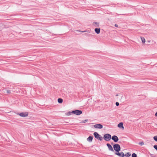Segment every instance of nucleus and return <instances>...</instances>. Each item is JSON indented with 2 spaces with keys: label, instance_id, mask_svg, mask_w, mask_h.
Here are the masks:
<instances>
[{
  "label": "nucleus",
  "instance_id": "obj_11",
  "mask_svg": "<svg viewBox=\"0 0 157 157\" xmlns=\"http://www.w3.org/2000/svg\"><path fill=\"white\" fill-rule=\"evenodd\" d=\"M118 127L120 128H122L123 129H124V127L123 126V124L122 122L120 123L117 125Z\"/></svg>",
  "mask_w": 157,
  "mask_h": 157
},
{
  "label": "nucleus",
  "instance_id": "obj_7",
  "mask_svg": "<svg viewBox=\"0 0 157 157\" xmlns=\"http://www.w3.org/2000/svg\"><path fill=\"white\" fill-rule=\"evenodd\" d=\"M115 154L116 155L119 156L120 157H124V153L122 152H119L118 151V152H116Z\"/></svg>",
  "mask_w": 157,
  "mask_h": 157
},
{
  "label": "nucleus",
  "instance_id": "obj_15",
  "mask_svg": "<svg viewBox=\"0 0 157 157\" xmlns=\"http://www.w3.org/2000/svg\"><path fill=\"white\" fill-rule=\"evenodd\" d=\"M131 154L129 152H127L126 154L124 155V156L126 157H129L131 155Z\"/></svg>",
  "mask_w": 157,
  "mask_h": 157
},
{
  "label": "nucleus",
  "instance_id": "obj_25",
  "mask_svg": "<svg viewBox=\"0 0 157 157\" xmlns=\"http://www.w3.org/2000/svg\"><path fill=\"white\" fill-rule=\"evenodd\" d=\"M119 105V103L118 102H116V105L117 106H118Z\"/></svg>",
  "mask_w": 157,
  "mask_h": 157
},
{
  "label": "nucleus",
  "instance_id": "obj_28",
  "mask_svg": "<svg viewBox=\"0 0 157 157\" xmlns=\"http://www.w3.org/2000/svg\"><path fill=\"white\" fill-rule=\"evenodd\" d=\"M118 94H117L116 95V96H118Z\"/></svg>",
  "mask_w": 157,
  "mask_h": 157
},
{
  "label": "nucleus",
  "instance_id": "obj_13",
  "mask_svg": "<svg viewBox=\"0 0 157 157\" xmlns=\"http://www.w3.org/2000/svg\"><path fill=\"white\" fill-rule=\"evenodd\" d=\"M99 23L94 22L93 23V25L95 27H99Z\"/></svg>",
  "mask_w": 157,
  "mask_h": 157
},
{
  "label": "nucleus",
  "instance_id": "obj_12",
  "mask_svg": "<svg viewBox=\"0 0 157 157\" xmlns=\"http://www.w3.org/2000/svg\"><path fill=\"white\" fill-rule=\"evenodd\" d=\"M100 29L99 28H96L94 30L97 34H98L100 33Z\"/></svg>",
  "mask_w": 157,
  "mask_h": 157
},
{
  "label": "nucleus",
  "instance_id": "obj_1",
  "mask_svg": "<svg viewBox=\"0 0 157 157\" xmlns=\"http://www.w3.org/2000/svg\"><path fill=\"white\" fill-rule=\"evenodd\" d=\"M113 148L114 150L116 152H118L121 150V147L120 145L118 144H115L113 145Z\"/></svg>",
  "mask_w": 157,
  "mask_h": 157
},
{
  "label": "nucleus",
  "instance_id": "obj_9",
  "mask_svg": "<svg viewBox=\"0 0 157 157\" xmlns=\"http://www.w3.org/2000/svg\"><path fill=\"white\" fill-rule=\"evenodd\" d=\"M106 145L107 146L108 149L109 151H112V152L114 151V150L113 149L112 147L111 146V145L110 144H109V143H107L106 144Z\"/></svg>",
  "mask_w": 157,
  "mask_h": 157
},
{
  "label": "nucleus",
  "instance_id": "obj_29",
  "mask_svg": "<svg viewBox=\"0 0 157 157\" xmlns=\"http://www.w3.org/2000/svg\"><path fill=\"white\" fill-rule=\"evenodd\" d=\"M150 40L148 41V42H150Z\"/></svg>",
  "mask_w": 157,
  "mask_h": 157
},
{
  "label": "nucleus",
  "instance_id": "obj_24",
  "mask_svg": "<svg viewBox=\"0 0 157 157\" xmlns=\"http://www.w3.org/2000/svg\"><path fill=\"white\" fill-rule=\"evenodd\" d=\"M78 31V32H81L82 33H84V32H88V31H87L86 30H85V31H78V30H77L76 31Z\"/></svg>",
  "mask_w": 157,
  "mask_h": 157
},
{
  "label": "nucleus",
  "instance_id": "obj_14",
  "mask_svg": "<svg viewBox=\"0 0 157 157\" xmlns=\"http://www.w3.org/2000/svg\"><path fill=\"white\" fill-rule=\"evenodd\" d=\"M63 100L61 98H59L58 99V102L59 103H61L63 102Z\"/></svg>",
  "mask_w": 157,
  "mask_h": 157
},
{
  "label": "nucleus",
  "instance_id": "obj_18",
  "mask_svg": "<svg viewBox=\"0 0 157 157\" xmlns=\"http://www.w3.org/2000/svg\"><path fill=\"white\" fill-rule=\"evenodd\" d=\"M154 140L156 141L157 142V136H154L153 137Z\"/></svg>",
  "mask_w": 157,
  "mask_h": 157
},
{
  "label": "nucleus",
  "instance_id": "obj_21",
  "mask_svg": "<svg viewBox=\"0 0 157 157\" xmlns=\"http://www.w3.org/2000/svg\"><path fill=\"white\" fill-rule=\"evenodd\" d=\"M6 93L8 94H10L11 93V91L10 90H6Z\"/></svg>",
  "mask_w": 157,
  "mask_h": 157
},
{
  "label": "nucleus",
  "instance_id": "obj_20",
  "mask_svg": "<svg viewBox=\"0 0 157 157\" xmlns=\"http://www.w3.org/2000/svg\"><path fill=\"white\" fill-rule=\"evenodd\" d=\"M154 148L157 151V145H155L153 146Z\"/></svg>",
  "mask_w": 157,
  "mask_h": 157
},
{
  "label": "nucleus",
  "instance_id": "obj_5",
  "mask_svg": "<svg viewBox=\"0 0 157 157\" xmlns=\"http://www.w3.org/2000/svg\"><path fill=\"white\" fill-rule=\"evenodd\" d=\"M17 114L22 117H25L28 116V113L27 112L21 113H18Z\"/></svg>",
  "mask_w": 157,
  "mask_h": 157
},
{
  "label": "nucleus",
  "instance_id": "obj_8",
  "mask_svg": "<svg viewBox=\"0 0 157 157\" xmlns=\"http://www.w3.org/2000/svg\"><path fill=\"white\" fill-rule=\"evenodd\" d=\"M94 127L96 128L101 129L103 128V125L101 124H97L94 125Z\"/></svg>",
  "mask_w": 157,
  "mask_h": 157
},
{
  "label": "nucleus",
  "instance_id": "obj_17",
  "mask_svg": "<svg viewBox=\"0 0 157 157\" xmlns=\"http://www.w3.org/2000/svg\"><path fill=\"white\" fill-rule=\"evenodd\" d=\"M132 157H137V155L135 153L132 154Z\"/></svg>",
  "mask_w": 157,
  "mask_h": 157
},
{
  "label": "nucleus",
  "instance_id": "obj_16",
  "mask_svg": "<svg viewBox=\"0 0 157 157\" xmlns=\"http://www.w3.org/2000/svg\"><path fill=\"white\" fill-rule=\"evenodd\" d=\"M141 39L142 40V43H145V40L144 38L143 37H141Z\"/></svg>",
  "mask_w": 157,
  "mask_h": 157
},
{
  "label": "nucleus",
  "instance_id": "obj_27",
  "mask_svg": "<svg viewBox=\"0 0 157 157\" xmlns=\"http://www.w3.org/2000/svg\"><path fill=\"white\" fill-rule=\"evenodd\" d=\"M155 116L157 117V111L155 113Z\"/></svg>",
  "mask_w": 157,
  "mask_h": 157
},
{
  "label": "nucleus",
  "instance_id": "obj_6",
  "mask_svg": "<svg viewBox=\"0 0 157 157\" xmlns=\"http://www.w3.org/2000/svg\"><path fill=\"white\" fill-rule=\"evenodd\" d=\"M111 138L115 143L117 142L119 140L118 137L116 135L113 136Z\"/></svg>",
  "mask_w": 157,
  "mask_h": 157
},
{
  "label": "nucleus",
  "instance_id": "obj_4",
  "mask_svg": "<svg viewBox=\"0 0 157 157\" xmlns=\"http://www.w3.org/2000/svg\"><path fill=\"white\" fill-rule=\"evenodd\" d=\"M82 113V112L81 110H75L72 111V113H74L77 115H79L81 114Z\"/></svg>",
  "mask_w": 157,
  "mask_h": 157
},
{
  "label": "nucleus",
  "instance_id": "obj_23",
  "mask_svg": "<svg viewBox=\"0 0 157 157\" xmlns=\"http://www.w3.org/2000/svg\"><path fill=\"white\" fill-rule=\"evenodd\" d=\"M87 121H88V120L86 119V120H85L83 121H82V123H85L87 122Z\"/></svg>",
  "mask_w": 157,
  "mask_h": 157
},
{
  "label": "nucleus",
  "instance_id": "obj_2",
  "mask_svg": "<svg viewBox=\"0 0 157 157\" xmlns=\"http://www.w3.org/2000/svg\"><path fill=\"white\" fill-rule=\"evenodd\" d=\"M95 137L98 140L101 141L102 140V137L97 132H95L94 133Z\"/></svg>",
  "mask_w": 157,
  "mask_h": 157
},
{
  "label": "nucleus",
  "instance_id": "obj_3",
  "mask_svg": "<svg viewBox=\"0 0 157 157\" xmlns=\"http://www.w3.org/2000/svg\"><path fill=\"white\" fill-rule=\"evenodd\" d=\"M111 138V135L108 133L105 134L103 136V139L106 141L110 140Z\"/></svg>",
  "mask_w": 157,
  "mask_h": 157
},
{
  "label": "nucleus",
  "instance_id": "obj_19",
  "mask_svg": "<svg viewBox=\"0 0 157 157\" xmlns=\"http://www.w3.org/2000/svg\"><path fill=\"white\" fill-rule=\"evenodd\" d=\"M144 143L143 142H140L139 143V144L141 146L144 145Z\"/></svg>",
  "mask_w": 157,
  "mask_h": 157
},
{
  "label": "nucleus",
  "instance_id": "obj_26",
  "mask_svg": "<svg viewBox=\"0 0 157 157\" xmlns=\"http://www.w3.org/2000/svg\"><path fill=\"white\" fill-rule=\"evenodd\" d=\"M114 26L116 27H118V25L117 24H115L114 25Z\"/></svg>",
  "mask_w": 157,
  "mask_h": 157
},
{
  "label": "nucleus",
  "instance_id": "obj_10",
  "mask_svg": "<svg viewBox=\"0 0 157 157\" xmlns=\"http://www.w3.org/2000/svg\"><path fill=\"white\" fill-rule=\"evenodd\" d=\"M93 139V136H90L87 138V140L89 142H91L92 141Z\"/></svg>",
  "mask_w": 157,
  "mask_h": 157
},
{
  "label": "nucleus",
  "instance_id": "obj_22",
  "mask_svg": "<svg viewBox=\"0 0 157 157\" xmlns=\"http://www.w3.org/2000/svg\"><path fill=\"white\" fill-rule=\"evenodd\" d=\"M72 113V112H68L67 114V116H69L70 115H71V114Z\"/></svg>",
  "mask_w": 157,
  "mask_h": 157
}]
</instances>
